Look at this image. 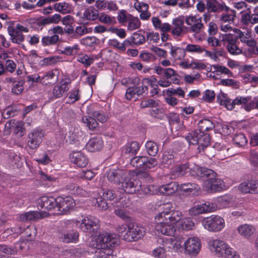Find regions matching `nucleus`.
<instances>
[{"instance_id":"f257e3e1","label":"nucleus","mask_w":258,"mask_h":258,"mask_svg":"<svg viewBox=\"0 0 258 258\" xmlns=\"http://www.w3.org/2000/svg\"><path fill=\"white\" fill-rule=\"evenodd\" d=\"M118 239L113 233L107 232L99 234L90 242L91 247L96 248L95 256L97 258H115L112 248L118 244Z\"/></svg>"},{"instance_id":"f03ea898","label":"nucleus","mask_w":258,"mask_h":258,"mask_svg":"<svg viewBox=\"0 0 258 258\" xmlns=\"http://www.w3.org/2000/svg\"><path fill=\"white\" fill-rule=\"evenodd\" d=\"M161 210L162 211L155 217L154 234L159 236L161 235L171 236L175 231V227L171 224H166L164 221L167 220L166 217L174 210V207L172 203H166L161 206Z\"/></svg>"},{"instance_id":"7ed1b4c3","label":"nucleus","mask_w":258,"mask_h":258,"mask_svg":"<svg viewBox=\"0 0 258 258\" xmlns=\"http://www.w3.org/2000/svg\"><path fill=\"white\" fill-rule=\"evenodd\" d=\"M209 250L218 256L239 258V253L228 243L220 239H211L208 242Z\"/></svg>"},{"instance_id":"20e7f679","label":"nucleus","mask_w":258,"mask_h":258,"mask_svg":"<svg viewBox=\"0 0 258 258\" xmlns=\"http://www.w3.org/2000/svg\"><path fill=\"white\" fill-rule=\"evenodd\" d=\"M185 139L189 144H199L198 150L200 153H208L212 149V147L209 146L210 141L209 134H201L196 130L189 133Z\"/></svg>"},{"instance_id":"39448f33","label":"nucleus","mask_w":258,"mask_h":258,"mask_svg":"<svg viewBox=\"0 0 258 258\" xmlns=\"http://www.w3.org/2000/svg\"><path fill=\"white\" fill-rule=\"evenodd\" d=\"M201 223L206 230L211 232H220L225 226L224 219L220 216L216 215L204 218L201 221Z\"/></svg>"},{"instance_id":"423d86ee","label":"nucleus","mask_w":258,"mask_h":258,"mask_svg":"<svg viewBox=\"0 0 258 258\" xmlns=\"http://www.w3.org/2000/svg\"><path fill=\"white\" fill-rule=\"evenodd\" d=\"M118 187L129 194H133L141 190L145 194H150L151 188L150 186H148L144 188L140 181L138 179H126L123 182L119 183Z\"/></svg>"},{"instance_id":"0eeeda50","label":"nucleus","mask_w":258,"mask_h":258,"mask_svg":"<svg viewBox=\"0 0 258 258\" xmlns=\"http://www.w3.org/2000/svg\"><path fill=\"white\" fill-rule=\"evenodd\" d=\"M76 226L80 228L83 232L91 233L99 227V220L93 216L82 217L81 222L79 220H73Z\"/></svg>"},{"instance_id":"6e6552de","label":"nucleus","mask_w":258,"mask_h":258,"mask_svg":"<svg viewBox=\"0 0 258 258\" xmlns=\"http://www.w3.org/2000/svg\"><path fill=\"white\" fill-rule=\"evenodd\" d=\"M216 173L210 175H206L207 179L204 181L203 185V188L207 192H216L221 191L224 187L223 180L215 177Z\"/></svg>"},{"instance_id":"1a4fd4ad","label":"nucleus","mask_w":258,"mask_h":258,"mask_svg":"<svg viewBox=\"0 0 258 258\" xmlns=\"http://www.w3.org/2000/svg\"><path fill=\"white\" fill-rule=\"evenodd\" d=\"M234 33L237 34L236 37L243 43L250 47L248 49L251 54H258V47L256 45L255 41L251 38L252 35L250 31H242L239 29L234 30Z\"/></svg>"},{"instance_id":"9d476101","label":"nucleus","mask_w":258,"mask_h":258,"mask_svg":"<svg viewBox=\"0 0 258 258\" xmlns=\"http://www.w3.org/2000/svg\"><path fill=\"white\" fill-rule=\"evenodd\" d=\"M8 31L13 43L21 44L25 39L22 33L28 32V29L20 24H17L15 26L9 27Z\"/></svg>"},{"instance_id":"9b49d317","label":"nucleus","mask_w":258,"mask_h":258,"mask_svg":"<svg viewBox=\"0 0 258 258\" xmlns=\"http://www.w3.org/2000/svg\"><path fill=\"white\" fill-rule=\"evenodd\" d=\"M146 232L145 228L141 226L133 224L128 227L127 232L123 236V239L127 241H133L142 238Z\"/></svg>"},{"instance_id":"f8f14e48","label":"nucleus","mask_w":258,"mask_h":258,"mask_svg":"<svg viewBox=\"0 0 258 258\" xmlns=\"http://www.w3.org/2000/svg\"><path fill=\"white\" fill-rule=\"evenodd\" d=\"M75 206V200L70 196L56 198V211L58 214H66Z\"/></svg>"},{"instance_id":"ddd939ff","label":"nucleus","mask_w":258,"mask_h":258,"mask_svg":"<svg viewBox=\"0 0 258 258\" xmlns=\"http://www.w3.org/2000/svg\"><path fill=\"white\" fill-rule=\"evenodd\" d=\"M102 194L103 198H96L95 196H94V198L96 200L95 205L101 210H106L108 209V206L105 201L113 200L116 198V195L113 190L109 189H102L99 193V194Z\"/></svg>"},{"instance_id":"4468645a","label":"nucleus","mask_w":258,"mask_h":258,"mask_svg":"<svg viewBox=\"0 0 258 258\" xmlns=\"http://www.w3.org/2000/svg\"><path fill=\"white\" fill-rule=\"evenodd\" d=\"M216 210V206L213 203L205 202L195 205L190 209L189 213L191 215L197 216L201 214L214 212Z\"/></svg>"},{"instance_id":"2eb2a0df","label":"nucleus","mask_w":258,"mask_h":258,"mask_svg":"<svg viewBox=\"0 0 258 258\" xmlns=\"http://www.w3.org/2000/svg\"><path fill=\"white\" fill-rule=\"evenodd\" d=\"M128 199L126 197L120 198L118 201V199L116 198L115 201H114L113 205L114 207L117 208L114 210L115 214L123 220H127L129 217L127 212L122 208L127 207L128 205Z\"/></svg>"},{"instance_id":"dca6fc26","label":"nucleus","mask_w":258,"mask_h":258,"mask_svg":"<svg viewBox=\"0 0 258 258\" xmlns=\"http://www.w3.org/2000/svg\"><path fill=\"white\" fill-rule=\"evenodd\" d=\"M184 249L188 254H197L201 248V242L197 237L188 238L184 242Z\"/></svg>"},{"instance_id":"f3484780","label":"nucleus","mask_w":258,"mask_h":258,"mask_svg":"<svg viewBox=\"0 0 258 258\" xmlns=\"http://www.w3.org/2000/svg\"><path fill=\"white\" fill-rule=\"evenodd\" d=\"M185 23L189 26L190 31L196 34L199 33L204 27L202 23V17L199 15H191L186 16Z\"/></svg>"},{"instance_id":"a211bd4d","label":"nucleus","mask_w":258,"mask_h":258,"mask_svg":"<svg viewBox=\"0 0 258 258\" xmlns=\"http://www.w3.org/2000/svg\"><path fill=\"white\" fill-rule=\"evenodd\" d=\"M236 197L231 194L217 197L214 201L217 209H223L235 206Z\"/></svg>"},{"instance_id":"6ab92c4d","label":"nucleus","mask_w":258,"mask_h":258,"mask_svg":"<svg viewBox=\"0 0 258 258\" xmlns=\"http://www.w3.org/2000/svg\"><path fill=\"white\" fill-rule=\"evenodd\" d=\"M43 133L40 129L34 130L28 135V146L31 149H37L42 141Z\"/></svg>"},{"instance_id":"aec40b11","label":"nucleus","mask_w":258,"mask_h":258,"mask_svg":"<svg viewBox=\"0 0 258 258\" xmlns=\"http://www.w3.org/2000/svg\"><path fill=\"white\" fill-rule=\"evenodd\" d=\"M37 206L38 208L47 211L54 210V213L57 214L56 198L42 196L38 200Z\"/></svg>"},{"instance_id":"412c9836","label":"nucleus","mask_w":258,"mask_h":258,"mask_svg":"<svg viewBox=\"0 0 258 258\" xmlns=\"http://www.w3.org/2000/svg\"><path fill=\"white\" fill-rule=\"evenodd\" d=\"M206 9L209 12L217 13L230 10V8L223 2L218 0H206Z\"/></svg>"},{"instance_id":"4be33fe9","label":"nucleus","mask_w":258,"mask_h":258,"mask_svg":"<svg viewBox=\"0 0 258 258\" xmlns=\"http://www.w3.org/2000/svg\"><path fill=\"white\" fill-rule=\"evenodd\" d=\"M72 163L79 167H86L89 162L88 158L85 154L81 151H74L70 154Z\"/></svg>"},{"instance_id":"5701e85b","label":"nucleus","mask_w":258,"mask_h":258,"mask_svg":"<svg viewBox=\"0 0 258 258\" xmlns=\"http://www.w3.org/2000/svg\"><path fill=\"white\" fill-rule=\"evenodd\" d=\"M48 213L45 211H33L20 214L19 219L21 221H35L47 217Z\"/></svg>"},{"instance_id":"b1692460","label":"nucleus","mask_w":258,"mask_h":258,"mask_svg":"<svg viewBox=\"0 0 258 258\" xmlns=\"http://www.w3.org/2000/svg\"><path fill=\"white\" fill-rule=\"evenodd\" d=\"M213 148L215 150V154L208 155V153H206L208 157L215 156L219 160H223L231 156V154L229 153V148L222 145L221 143H215L213 146Z\"/></svg>"},{"instance_id":"393cba45","label":"nucleus","mask_w":258,"mask_h":258,"mask_svg":"<svg viewBox=\"0 0 258 258\" xmlns=\"http://www.w3.org/2000/svg\"><path fill=\"white\" fill-rule=\"evenodd\" d=\"M189 174L192 176L206 177V175H210L214 174L212 170L203 168L195 164H189Z\"/></svg>"},{"instance_id":"a878e982","label":"nucleus","mask_w":258,"mask_h":258,"mask_svg":"<svg viewBox=\"0 0 258 258\" xmlns=\"http://www.w3.org/2000/svg\"><path fill=\"white\" fill-rule=\"evenodd\" d=\"M69 82L62 80L59 84L55 86L53 89V96L50 97L51 100L61 97L69 89Z\"/></svg>"},{"instance_id":"bb28decb","label":"nucleus","mask_w":258,"mask_h":258,"mask_svg":"<svg viewBox=\"0 0 258 258\" xmlns=\"http://www.w3.org/2000/svg\"><path fill=\"white\" fill-rule=\"evenodd\" d=\"M134 8L140 13V18L142 20H147L151 16V13L149 12V5L148 4L137 1L134 4Z\"/></svg>"},{"instance_id":"cd10ccee","label":"nucleus","mask_w":258,"mask_h":258,"mask_svg":"<svg viewBox=\"0 0 258 258\" xmlns=\"http://www.w3.org/2000/svg\"><path fill=\"white\" fill-rule=\"evenodd\" d=\"M58 71L57 70H53L41 74V84L47 85L53 84L58 81Z\"/></svg>"},{"instance_id":"c85d7f7f","label":"nucleus","mask_w":258,"mask_h":258,"mask_svg":"<svg viewBox=\"0 0 258 258\" xmlns=\"http://www.w3.org/2000/svg\"><path fill=\"white\" fill-rule=\"evenodd\" d=\"M103 146L102 139L99 137H95L91 138L86 145L87 150L94 152L100 150Z\"/></svg>"},{"instance_id":"c756f323","label":"nucleus","mask_w":258,"mask_h":258,"mask_svg":"<svg viewBox=\"0 0 258 258\" xmlns=\"http://www.w3.org/2000/svg\"><path fill=\"white\" fill-rule=\"evenodd\" d=\"M234 102H235V105H243L244 109L247 111L254 108V101H251V97L249 96L237 97L234 100Z\"/></svg>"},{"instance_id":"7c9ffc66","label":"nucleus","mask_w":258,"mask_h":258,"mask_svg":"<svg viewBox=\"0 0 258 258\" xmlns=\"http://www.w3.org/2000/svg\"><path fill=\"white\" fill-rule=\"evenodd\" d=\"M184 21L177 18L173 20L171 26V33L174 36H180L184 31Z\"/></svg>"},{"instance_id":"2f4dec72","label":"nucleus","mask_w":258,"mask_h":258,"mask_svg":"<svg viewBox=\"0 0 258 258\" xmlns=\"http://www.w3.org/2000/svg\"><path fill=\"white\" fill-rule=\"evenodd\" d=\"M237 231L241 236L245 238H249L255 232V229L251 225L244 224L238 227Z\"/></svg>"},{"instance_id":"473e14b6","label":"nucleus","mask_w":258,"mask_h":258,"mask_svg":"<svg viewBox=\"0 0 258 258\" xmlns=\"http://www.w3.org/2000/svg\"><path fill=\"white\" fill-rule=\"evenodd\" d=\"M170 47V54L172 59L174 60H181L184 58L186 55L185 48L172 45Z\"/></svg>"},{"instance_id":"72a5a7b5","label":"nucleus","mask_w":258,"mask_h":258,"mask_svg":"<svg viewBox=\"0 0 258 258\" xmlns=\"http://www.w3.org/2000/svg\"><path fill=\"white\" fill-rule=\"evenodd\" d=\"M179 185L175 182H171L159 187V191L162 194L170 195L179 189Z\"/></svg>"},{"instance_id":"f704fd0d","label":"nucleus","mask_w":258,"mask_h":258,"mask_svg":"<svg viewBox=\"0 0 258 258\" xmlns=\"http://www.w3.org/2000/svg\"><path fill=\"white\" fill-rule=\"evenodd\" d=\"M152 22L155 29L160 30L161 32L171 31V26L168 23H161V20L158 17H153Z\"/></svg>"},{"instance_id":"c9c22d12","label":"nucleus","mask_w":258,"mask_h":258,"mask_svg":"<svg viewBox=\"0 0 258 258\" xmlns=\"http://www.w3.org/2000/svg\"><path fill=\"white\" fill-rule=\"evenodd\" d=\"M123 171L119 169H110L107 173L108 180L114 183H120Z\"/></svg>"},{"instance_id":"e433bc0d","label":"nucleus","mask_w":258,"mask_h":258,"mask_svg":"<svg viewBox=\"0 0 258 258\" xmlns=\"http://www.w3.org/2000/svg\"><path fill=\"white\" fill-rule=\"evenodd\" d=\"M189 170V163H185L176 165L171 169V173L174 176L179 177L187 173Z\"/></svg>"},{"instance_id":"4c0bfd02","label":"nucleus","mask_w":258,"mask_h":258,"mask_svg":"<svg viewBox=\"0 0 258 258\" xmlns=\"http://www.w3.org/2000/svg\"><path fill=\"white\" fill-rule=\"evenodd\" d=\"M199 130H197L201 134H207L205 132L212 130L214 124L212 121L208 118L203 119L198 123Z\"/></svg>"},{"instance_id":"58836bf2","label":"nucleus","mask_w":258,"mask_h":258,"mask_svg":"<svg viewBox=\"0 0 258 258\" xmlns=\"http://www.w3.org/2000/svg\"><path fill=\"white\" fill-rule=\"evenodd\" d=\"M109 45L120 51H124L126 47L131 45V41L130 39H126L122 43H120L117 40L113 39L109 40Z\"/></svg>"},{"instance_id":"ea45409f","label":"nucleus","mask_w":258,"mask_h":258,"mask_svg":"<svg viewBox=\"0 0 258 258\" xmlns=\"http://www.w3.org/2000/svg\"><path fill=\"white\" fill-rule=\"evenodd\" d=\"M182 214L180 211L174 210L169 216L166 217L167 220H165L164 223H166V224H171L173 226L174 224L177 222L179 223L182 219Z\"/></svg>"},{"instance_id":"a19ab883","label":"nucleus","mask_w":258,"mask_h":258,"mask_svg":"<svg viewBox=\"0 0 258 258\" xmlns=\"http://www.w3.org/2000/svg\"><path fill=\"white\" fill-rule=\"evenodd\" d=\"M225 12V13H222L219 17V23L233 24L236 17L235 13L232 10Z\"/></svg>"},{"instance_id":"79ce46f5","label":"nucleus","mask_w":258,"mask_h":258,"mask_svg":"<svg viewBox=\"0 0 258 258\" xmlns=\"http://www.w3.org/2000/svg\"><path fill=\"white\" fill-rule=\"evenodd\" d=\"M24 123L22 121L11 119L6 123L5 127L14 129L16 134L23 132Z\"/></svg>"},{"instance_id":"37998d69","label":"nucleus","mask_w":258,"mask_h":258,"mask_svg":"<svg viewBox=\"0 0 258 258\" xmlns=\"http://www.w3.org/2000/svg\"><path fill=\"white\" fill-rule=\"evenodd\" d=\"M77 59L85 67H89L93 63L95 57L93 55L89 56L85 53H80L78 54Z\"/></svg>"},{"instance_id":"c03bdc74","label":"nucleus","mask_w":258,"mask_h":258,"mask_svg":"<svg viewBox=\"0 0 258 258\" xmlns=\"http://www.w3.org/2000/svg\"><path fill=\"white\" fill-rule=\"evenodd\" d=\"M95 105H92L87 107V112L88 114L92 115L93 117H96L98 121L101 122H104L107 120V117L101 111H97L94 110Z\"/></svg>"},{"instance_id":"a18cd8bd","label":"nucleus","mask_w":258,"mask_h":258,"mask_svg":"<svg viewBox=\"0 0 258 258\" xmlns=\"http://www.w3.org/2000/svg\"><path fill=\"white\" fill-rule=\"evenodd\" d=\"M179 228L185 230H190L195 229V224L189 217L182 219L178 224Z\"/></svg>"},{"instance_id":"49530a36","label":"nucleus","mask_w":258,"mask_h":258,"mask_svg":"<svg viewBox=\"0 0 258 258\" xmlns=\"http://www.w3.org/2000/svg\"><path fill=\"white\" fill-rule=\"evenodd\" d=\"M142 85L141 86H138L139 85H135V89L136 91L137 95L139 96L142 95L148 91L147 85H152V79L149 78H144L142 80ZM140 83V82L139 83Z\"/></svg>"},{"instance_id":"de8ad7c7","label":"nucleus","mask_w":258,"mask_h":258,"mask_svg":"<svg viewBox=\"0 0 258 258\" xmlns=\"http://www.w3.org/2000/svg\"><path fill=\"white\" fill-rule=\"evenodd\" d=\"M203 53H204V56L205 57H209L215 61L217 60L219 56H222L223 53L222 49H213L212 51H210L207 50L205 47Z\"/></svg>"},{"instance_id":"09e8293b","label":"nucleus","mask_w":258,"mask_h":258,"mask_svg":"<svg viewBox=\"0 0 258 258\" xmlns=\"http://www.w3.org/2000/svg\"><path fill=\"white\" fill-rule=\"evenodd\" d=\"M220 38L221 39L222 42L226 47L227 45H229L237 41V37H236V36H235L230 32L221 34Z\"/></svg>"},{"instance_id":"8fccbe9b","label":"nucleus","mask_w":258,"mask_h":258,"mask_svg":"<svg viewBox=\"0 0 258 258\" xmlns=\"http://www.w3.org/2000/svg\"><path fill=\"white\" fill-rule=\"evenodd\" d=\"M53 8L56 11L64 14L70 13L72 11L71 6L66 2L55 3Z\"/></svg>"},{"instance_id":"3c124183","label":"nucleus","mask_w":258,"mask_h":258,"mask_svg":"<svg viewBox=\"0 0 258 258\" xmlns=\"http://www.w3.org/2000/svg\"><path fill=\"white\" fill-rule=\"evenodd\" d=\"M98 11L92 8H89L85 9L83 13L84 18L89 21L96 20L98 18Z\"/></svg>"},{"instance_id":"603ef678","label":"nucleus","mask_w":258,"mask_h":258,"mask_svg":"<svg viewBox=\"0 0 258 258\" xmlns=\"http://www.w3.org/2000/svg\"><path fill=\"white\" fill-rule=\"evenodd\" d=\"M127 22V29L129 31H133L139 29L141 25L140 19L136 17L131 15Z\"/></svg>"},{"instance_id":"864d4df0","label":"nucleus","mask_w":258,"mask_h":258,"mask_svg":"<svg viewBox=\"0 0 258 258\" xmlns=\"http://www.w3.org/2000/svg\"><path fill=\"white\" fill-rule=\"evenodd\" d=\"M146 160V156H137L131 160V165L140 170H143Z\"/></svg>"},{"instance_id":"5fc2aeb1","label":"nucleus","mask_w":258,"mask_h":258,"mask_svg":"<svg viewBox=\"0 0 258 258\" xmlns=\"http://www.w3.org/2000/svg\"><path fill=\"white\" fill-rule=\"evenodd\" d=\"M163 77L170 81L173 84H176L178 82V76L175 71L171 68L165 69Z\"/></svg>"},{"instance_id":"6e6d98bb","label":"nucleus","mask_w":258,"mask_h":258,"mask_svg":"<svg viewBox=\"0 0 258 258\" xmlns=\"http://www.w3.org/2000/svg\"><path fill=\"white\" fill-rule=\"evenodd\" d=\"M81 97L80 92L78 88H76L72 89L69 93L67 103L73 104L80 100Z\"/></svg>"},{"instance_id":"4d7b16f0","label":"nucleus","mask_w":258,"mask_h":258,"mask_svg":"<svg viewBox=\"0 0 258 258\" xmlns=\"http://www.w3.org/2000/svg\"><path fill=\"white\" fill-rule=\"evenodd\" d=\"M79 237V233L76 231H71L67 234H63L61 237L62 241L66 243L74 242L77 241Z\"/></svg>"},{"instance_id":"13d9d810","label":"nucleus","mask_w":258,"mask_h":258,"mask_svg":"<svg viewBox=\"0 0 258 258\" xmlns=\"http://www.w3.org/2000/svg\"><path fill=\"white\" fill-rule=\"evenodd\" d=\"M185 49V51L188 53L201 54L204 50V47L198 44H187Z\"/></svg>"},{"instance_id":"bf43d9fd","label":"nucleus","mask_w":258,"mask_h":258,"mask_svg":"<svg viewBox=\"0 0 258 258\" xmlns=\"http://www.w3.org/2000/svg\"><path fill=\"white\" fill-rule=\"evenodd\" d=\"M140 149V146L137 142H132L126 144L124 152L126 154H136Z\"/></svg>"},{"instance_id":"052dcab7","label":"nucleus","mask_w":258,"mask_h":258,"mask_svg":"<svg viewBox=\"0 0 258 258\" xmlns=\"http://www.w3.org/2000/svg\"><path fill=\"white\" fill-rule=\"evenodd\" d=\"M99 21L104 24L112 25L116 23V19L114 17H111L105 13H101L98 15Z\"/></svg>"},{"instance_id":"680f3d73","label":"nucleus","mask_w":258,"mask_h":258,"mask_svg":"<svg viewBox=\"0 0 258 258\" xmlns=\"http://www.w3.org/2000/svg\"><path fill=\"white\" fill-rule=\"evenodd\" d=\"M79 49L80 47L79 45L76 44L72 46H69L64 47L63 50L61 51V53L69 56H75L78 54Z\"/></svg>"},{"instance_id":"e2e57ef3","label":"nucleus","mask_w":258,"mask_h":258,"mask_svg":"<svg viewBox=\"0 0 258 258\" xmlns=\"http://www.w3.org/2000/svg\"><path fill=\"white\" fill-rule=\"evenodd\" d=\"M145 147L149 155L154 156L157 154L158 149L157 144L155 142L151 141H148L145 144Z\"/></svg>"},{"instance_id":"0e129e2a","label":"nucleus","mask_w":258,"mask_h":258,"mask_svg":"<svg viewBox=\"0 0 258 258\" xmlns=\"http://www.w3.org/2000/svg\"><path fill=\"white\" fill-rule=\"evenodd\" d=\"M163 246L166 250H170L172 248H178L175 239L172 237L168 238L163 240Z\"/></svg>"},{"instance_id":"69168bd1","label":"nucleus","mask_w":258,"mask_h":258,"mask_svg":"<svg viewBox=\"0 0 258 258\" xmlns=\"http://www.w3.org/2000/svg\"><path fill=\"white\" fill-rule=\"evenodd\" d=\"M92 29L91 28H87L85 26H77L75 30L74 36L77 37H81L85 34L90 33L92 32Z\"/></svg>"},{"instance_id":"338daca9","label":"nucleus","mask_w":258,"mask_h":258,"mask_svg":"<svg viewBox=\"0 0 258 258\" xmlns=\"http://www.w3.org/2000/svg\"><path fill=\"white\" fill-rule=\"evenodd\" d=\"M82 120L90 130H93L97 126V122L91 117L84 116L82 117Z\"/></svg>"},{"instance_id":"774afa93","label":"nucleus","mask_w":258,"mask_h":258,"mask_svg":"<svg viewBox=\"0 0 258 258\" xmlns=\"http://www.w3.org/2000/svg\"><path fill=\"white\" fill-rule=\"evenodd\" d=\"M132 15L128 13L124 10H119L117 12V19L118 22L121 24L127 23V21L131 17Z\"/></svg>"}]
</instances>
